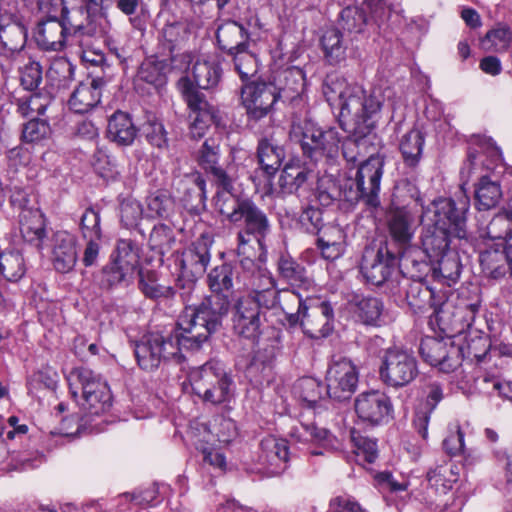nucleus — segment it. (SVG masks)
Masks as SVG:
<instances>
[{"mask_svg": "<svg viewBox=\"0 0 512 512\" xmlns=\"http://www.w3.org/2000/svg\"><path fill=\"white\" fill-rule=\"evenodd\" d=\"M234 268L223 263L207 275L210 295L197 306H187L178 317L174 333L151 332L135 344L138 365L146 371L156 369L162 361L183 359L182 349L198 350L221 326L231 309Z\"/></svg>", "mask_w": 512, "mask_h": 512, "instance_id": "nucleus-1", "label": "nucleus"}, {"mask_svg": "<svg viewBox=\"0 0 512 512\" xmlns=\"http://www.w3.org/2000/svg\"><path fill=\"white\" fill-rule=\"evenodd\" d=\"M470 199L463 188L454 198H438L422 214L424 225L421 243L431 259H437L448 250L451 237H466V212Z\"/></svg>", "mask_w": 512, "mask_h": 512, "instance_id": "nucleus-2", "label": "nucleus"}, {"mask_svg": "<svg viewBox=\"0 0 512 512\" xmlns=\"http://www.w3.org/2000/svg\"><path fill=\"white\" fill-rule=\"evenodd\" d=\"M215 207L230 223L243 225V230L237 234V255L253 252L252 236L260 248H264V241L271 232V224L266 213L252 200L240 199L230 190L221 191L217 193Z\"/></svg>", "mask_w": 512, "mask_h": 512, "instance_id": "nucleus-3", "label": "nucleus"}, {"mask_svg": "<svg viewBox=\"0 0 512 512\" xmlns=\"http://www.w3.org/2000/svg\"><path fill=\"white\" fill-rule=\"evenodd\" d=\"M38 8L48 15L46 19L38 22L34 32L35 41L43 50L61 51L67 46L79 43L80 35L96 32L90 22L84 25L71 18L70 26L67 27L64 21L58 19L57 13L64 10L61 0H38Z\"/></svg>", "mask_w": 512, "mask_h": 512, "instance_id": "nucleus-4", "label": "nucleus"}, {"mask_svg": "<svg viewBox=\"0 0 512 512\" xmlns=\"http://www.w3.org/2000/svg\"><path fill=\"white\" fill-rule=\"evenodd\" d=\"M322 90L327 102L339 108V122L368 112L381 111L382 98L379 95L368 93L359 85L348 84L338 75H328Z\"/></svg>", "mask_w": 512, "mask_h": 512, "instance_id": "nucleus-5", "label": "nucleus"}, {"mask_svg": "<svg viewBox=\"0 0 512 512\" xmlns=\"http://www.w3.org/2000/svg\"><path fill=\"white\" fill-rule=\"evenodd\" d=\"M70 393L88 415L98 416L108 411L112 396L107 382L86 367L74 368L67 376Z\"/></svg>", "mask_w": 512, "mask_h": 512, "instance_id": "nucleus-6", "label": "nucleus"}, {"mask_svg": "<svg viewBox=\"0 0 512 512\" xmlns=\"http://www.w3.org/2000/svg\"><path fill=\"white\" fill-rule=\"evenodd\" d=\"M189 381L193 392L205 403L221 405L234 397V381L219 360L213 359L193 368Z\"/></svg>", "mask_w": 512, "mask_h": 512, "instance_id": "nucleus-7", "label": "nucleus"}, {"mask_svg": "<svg viewBox=\"0 0 512 512\" xmlns=\"http://www.w3.org/2000/svg\"><path fill=\"white\" fill-rule=\"evenodd\" d=\"M384 158L372 155L363 161L354 177H347L349 189L345 190V200L363 201L367 206L376 208L380 205V182L383 175Z\"/></svg>", "mask_w": 512, "mask_h": 512, "instance_id": "nucleus-8", "label": "nucleus"}, {"mask_svg": "<svg viewBox=\"0 0 512 512\" xmlns=\"http://www.w3.org/2000/svg\"><path fill=\"white\" fill-rule=\"evenodd\" d=\"M380 111L341 120L342 129L348 136L342 141V155L347 162H355L367 153L370 144L368 136L375 129Z\"/></svg>", "mask_w": 512, "mask_h": 512, "instance_id": "nucleus-9", "label": "nucleus"}, {"mask_svg": "<svg viewBox=\"0 0 512 512\" xmlns=\"http://www.w3.org/2000/svg\"><path fill=\"white\" fill-rule=\"evenodd\" d=\"M379 375L382 382L387 386L393 388L404 387L418 375L417 361L406 350L389 348L382 357Z\"/></svg>", "mask_w": 512, "mask_h": 512, "instance_id": "nucleus-10", "label": "nucleus"}, {"mask_svg": "<svg viewBox=\"0 0 512 512\" xmlns=\"http://www.w3.org/2000/svg\"><path fill=\"white\" fill-rule=\"evenodd\" d=\"M326 392L330 398L349 399L358 383V371L347 358L333 359L326 373Z\"/></svg>", "mask_w": 512, "mask_h": 512, "instance_id": "nucleus-11", "label": "nucleus"}, {"mask_svg": "<svg viewBox=\"0 0 512 512\" xmlns=\"http://www.w3.org/2000/svg\"><path fill=\"white\" fill-rule=\"evenodd\" d=\"M189 27L186 22L175 21L167 23L161 30L159 46L161 55L169 59L172 69H186L190 63V55L180 53L183 44L189 37Z\"/></svg>", "mask_w": 512, "mask_h": 512, "instance_id": "nucleus-12", "label": "nucleus"}, {"mask_svg": "<svg viewBox=\"0 0 512 512\" xmlns=\"http://www.w3.org/2000/svg\"><path fill=\"white\" fill-rule=\"evenodd\" d=\"M241 100L249 117H265L278 100L277 87L272 83L251 82L241 88Z\"/></svg>", "mask_w": 512, "mask_h": 512, "instance_id": "nucleus-13", "label": "nucleus"}, {"mask_svg": "<svg viewBox=\"0 0 512 512\" xmlns=\"http://www.w3.org/2000/svg\"><path fill=\"white\" fill-rule=\"evenodd\" d=\"M234 332L243 338L255 341L261 334L263 315L255 300L251 297H239L232 314Z\"/></svg>", "mask_w": 512, "mask_h": 512, "instance_id": "nucleus-14", "label": "nucleus"}, {"mask_svg": "<svg viewBox=\"0 0 512 512\" xmlns=\"http://www.w3.org/2000/svg\"><path fill=\"white\" fill-rule=\"evenodd\" d=\"M334 311L330 303L311 299L301 314L299 325L310 338L328 336L333 330Z\"/></svg>", "mask_w": 512, "mask_h": 512, "instance_id": "nucleus-15", "label": "nucleus"}, {"mask_svg": "<svg viewBox=\"0 0 512 512\" xmlns=\"http://www.w3.org/2000/svg\"><path fill=\"white\" fill-rule=\"evenodd\" d=\"M354 407L357 416L371 425L386 423L393 412L390 398L379 390L359 394L355 399Z\"/></svg>", "mask_w": 512, "mask_h": 512, "instance_id": "nucleus-16", "label": "nucleus"}, {"mask_svg": "<svg viewBox=\"0 0 512 512\" xmlns=\"http://www.w3.org/2000/svg\"><path fill=\"white\" fill-rule=\"evenodd\" d=\"M419 351L425 362L443 372L453 371L460 365V348L452 342L427 337L421 340Z\"/></svg>", "mask_w": 512, "mask_h": 512, "instance_id": "nucleus-17", "label": "nucleus"}, {"mask_svg": "<svg viewBox=\"0 0 512 512\" xmlns=\"http://www.w3.org/2000/svg\"><path fill=\"white\" fill-rule=\"evenodd\" d=\"M135 264L136 254L133 252L131 244L127 241H120L115 254L112 255L111 262L102 269V286L112 288L119 285L132 273Z\"/></svg>", "mask_w": 512, "mask_h": 512, "instance_id": "nucleus-18", "label": "nucleus"}, {"mask_svg": "<svg viewBox=\"0 0 512 512\" xmlns=\"http://www.w3.org/2000/svg\"><path fill=\"white\" fill-rule=\"evenodd\" d=\"M395 262L394 254L387 247H380L376 252L366 250L361 263V272L368 283L380 286L392 275Z\"/></svg>", "mask_w": 512, "mask_h": 512, "instance_id": "nucleus-19", "label": "nucleus"}, {"mask_svg": "<svg viewBox=\"0 0 512 512\" xmlns=\"http://www.w3.org/2000/svg\"><path fill=\"white\" fill-rule=\"evenodd\" d=\"M210 258L208 241L201 238L193 242L177 257L176 265L183 277L197 278L205 273Z\"/></svg>", "mask_w": 512, "mask_h": 512, "instance_id": "nucleus-20", "label": "nucleus"}, {"mask_svg": "<svg viewBox=\"0 0 512 512\" xmlns=\"http://www.w3.org/2000/svg\"><path fill=\"white\" fill-rule=\"evenodd\" d=\"M51 261L59 273L71 272L78 261L77 238L67 231H57L52 237Z\"/></svg>", "mask_w": 512, "mask_h": 512, "instance_id": "nucleus-21", "label": "nucleus"}, {"mask_svg": "<svg viewBox=\"0 0 512 512\" xmlns=\"http://www.w3.org/2000/svg\"><path fill=\"white\" fill-rule=\"evenodd\" d=\"M290 437L299 443H312L321 447V449H311L310 454L314 456L323 455L324 452H333L341 448V443L336 436L325 428H319L314 425L301 424L294 427L290 432Z\"/></svg>", "mask_w": 512, "mask_h": 512, "instance_id": "nucleus-22", "label": "nucleus"}, {"mask_svg": "<svg viewBox=\"0 0 512 512\" xmlns=\"http://www.w3.org/2000/svg\"><path fill=\"white\" fill-rule=\"evenodd\" d=\"M405 299L414 312H423L432 308L435 313H439L445 303L446 295L443 291H436L422 281H412L407 285Z\"/></svg>", "mask_w": 512, "mask_h": 512, "instance_id": "nucleus-23", "label": "nucleus"}, {"mask_svg": "<svg viewBox=\"0 0 512 512\" xmlns=\"http://www.w3.org/2000/svg\"><path fill=\"white\" fill-rule=\"evenodd\" d=\"M387 227L393 241L401 247H406L415 234L414 215L406 207L391 209L387 215Z\"/></svg>", "mask_w": 512, "mask_h": 512, "instance_id": "nucleus-24", "label": "nucleus"}, {"mask_svg": "<svg viewBox=\"0 0 512 512\" xmlns=\"http://www.w3.org/2000/svg\"><path fill=\"white\" fill-rule=\"evenodd\" d=\"M103 83L100 78L81 82L70 96V109L79 114L91 111L100 103Z\"/></svg>", "mask_w": 512, "mask_h": 512, "instance_id": "nucleus-25", "label": "nucleus"}, {"mask_svg": "<svg viewBox=\"0 0 512 512\" xmlns=\"http://www.w3.org/2000/svg\"><path fill=\"white\" fill-rule=\"evenodd\" d=\"M322 128L312 121L293 123L289 132L291 142L299 144L303 154L312 161L317 157Z\"/></svg>", "mask_w": 512, "mask_h": 512, "instance_id": "nucleus-26", "label": "nucleus"}, {"mask_svg": "<svg viewBox=\"0 0 512 512\" xmlns=\"http://www.w3.org/2000/svg\"><path fill=\"white\" fill-rule=\"evenodd\" d=\"M20 231L24 240L38 250L44 248L47 237L45 218L39 209L24 210L19 214Z\"/></svg>", "mask_w": 512, "mask_h": 512, "instance_id": "nucleus-27", "label": "nucleus"}, {"mask_svg": "<svg viewBox=\"0 0 512 512\" xmlns=\"http://www.w3.org/2000/svg\"><path fill=\"white\" fill-rule=\"evenodd\" d=\"M218 151L219 145L216 140L207 139L199 150L198 163L206 172L214 176L223 191H228L232 187V182L225 170L218 165Z\"/></svg>", "mask_w": 512, "mask_h": 512, "instance_id": "nucleus-28", "label": "nucleus"}, {"mask_svg": "<svg viewBox=\"0 0 512 512\" xmlns=\"http://www.w3.org/2000/svg\"><path fill=\"white\" fill-rule=\"evenodd\" d=\"M277 272L279 277L293 288L308 291L313 286L306 268L288 254H282L279 257Z\"/></svg>", "mask_w": 512, "mask_h": 512, "instance_id": "nucleus-29", "label": "nucleus"}, {"mask_svg": "<svg viewBox=\"0 0 512 512\" xmlns=\"http://www.w3.org/2000/svg\"><path fill=\"white\" fill-rule=\"evenodd\" d=\"M26 43L25 27L11 18L0 20V53L9 57L19 52Z\"/></svg>", "mask_w": 512, "mask_h": 512, "instance_id": "nucleus-30", "label": "nucleus"}, {"mask_svg": "<svg viewBox=\"0 0 512 512\" xmlns=\"http://www.w3.org/2000/svg\"><path fill=\"white\" fill-rule=\"evenodd\" d=\"M426 389V402L416 409L413 419L415 429L424 440L428 438L430 415L444 396L443 388L438 382L429 383Z\"/></svg>", "mask_w": 512, "mask_h": 512, "instance_id": "nucleus-31", "label": "nucleus"}, {"mask_svg": "<svg viewBox=\"0 0 512 512\" xmlns=\"http://www.w3.org/2000/svg\"><path fill=\"white\" fill-rule=\"evenodd\" d=\"M284 156V149L279 145L274 134L259 140L257 148L258 162L267 175L271 176L278 171Z\"/></svg>", "mask_w": 512, "mask_h": 512, "instance_id": "nucleus-32", "label": "nucleus"}, {"mask_svg": "<svg viewBox=\"0 0 512 512\" xmlns=\"http://www.w3.org/2000/svg\"><path fill=\"white\" fill-rule=\"evenodd\" d=\"M480 263L483 271L492 278L504 276L507 267L512 273V256L503 243H499L497 248L483 251L480 254Z\"/></svg>", "mask_w": 512, "mask_h": 512, "instance_id": "nucleus-33", "label": "nucleus"}, {"mask_svg": "<svg viewBox=\"0 0 512 512\" xmlns=\"http://www.w3.org/2000/svg\"><path fill=\"white\" fill-rule=\"evenodd\" d=\"M242 257L240 265L247 275L246 287L250 291L248 294H254L265 288L276 286V281L272 274L265 268L258 267L251 256L253 252L247 255H238Z\"/></svg>", "mask_w": 512, "mask_h": 512, "instance_id": "nucleus-34", "label": "nucleus"}, {"mask_svg": "<svg viewBox=\"0 0 512 512\" xmlns=\"http://www.w3.org/2000/svg\"><path fill=\"white\" fill-rule=\"evenodd\" d=\"M216 38L220 48L232 54L246 48L248 34L242 25L229 21L218 27Z\"/></svg>", "mask_w": 512, "mask_h": 512, "instance_id": "nucleus-35", "label": "nucleus"}, {"mask_svg": "<svg viewBox=\"0 0 512 512\" xmlns=\"http://www.w3.org/2000/svg\"><path fill=\"white\" fill-rule=\"evenodd\" d=\"M107 133L118 145L129 146L136 138L137 129L127 113L117 111L109 118Z\"/></svg>", "mask_w": 512, "mask_h": 512, "instance_id": "nucleus-36", "label": "nucleus"}, {"mask_svg": "<svg viewBox=\"0 0 512 512\" xmlns=\"http://www.w3.org/2000/svg\"><path fill=\"white\" fill-rule=\"evenodd\" d=\"M177 87L190 111L189 118L202 116L205 112H216L215 108L206 100L205 95L194 86L188 77H181L177 82Z\"/></svg>", "mask_w": 512, "mask_h": 512, "instance_id": "nucleus-37", "label": "nucleus"}, {"mask_svg": "<svg viewBox=\"0 0 512 512\" xmlns=\"http://www.w3.org/2000/svg\"><path fill=\"white\" fill-rule=\"evenodd\" d=\"M311 299H303L302 296L293 289L279 290L277 307L285 314V318L291 327L298 325L301 314Z\"/></svg>", "mask_w": 512, "mask_h": 512, "instance_id": "nucleus-38", "label": "nucleus"}, {"mask_svg": "<svg viewBox=\"0 0 512 512\" xmlns=\"http://www.w3.org/2000/svg\"><path fill=\"white\" fill-rule=\"evenodd\" d=\"M279 82L278 99L292 101L304 91L305 75L298 67L288 68L280 74Z\"/></svg>", "mask_w": 512, "mask_h": 512, "instance_id": "nucleus-39", "label": "nucleus"}, {"mask_svg": "<svg viewBox=\"0 0 512 512\" xmlns=\"http://www.w3.org/2000/svg\"><path fill=\"white\" fill-rule=\"evenodd\" d=\"M261 458L270 466H273V473H279L285 468L288 460V447L285 440L267 437L261 442Z\"/></svg>", "mask_w": 512, "mask_h": 512, "instance_id": "nucleus-40", "label": "nucleus"}, {"mask_svg": "<svg viewBox=\"0 0 512 512\" xmlns=\"http://www.w3.org/2000/svg\"><path fill=\"white\" fill-rule=\"evenodd\" d=\"M427 480L436 494L445 495L458 480L457 466L452 462H444L428 472Z\"/></svg>", "mask_w": 512, "mask_h": 512, "instance_id": "nucleus-41", "label": "nucleus"}, {"mask_svg": "<svg viewBox=\"0 0 512 512\" xmlns=\"http://www.w3.org/2000/svg\"><path fill=\"white\" fill-rule=\"evenodd\" d=\"M502 198L500 184L487 175H481L475 188V200L479 210L496 207Z\"/></svg>", "mask_w": 512, "mask_h": 512, "instance_id": "nucleus-42", "label": "nucleus"}, {"mask_svg": "<svg viewBox=\"0 0 512 512\" xmlns=\"http://www.w3.org/2000/svg\"><path fill=\"white\" fill-rule=\"evenodd\" d=\"M353 313L361 323L378 326L383 313V303L375 297H364L355 303Z\"/></svg>", "mask_w": 512, "mask_h": 512, "instance_id": "nucleus-43", "label": "nucleus"}, {"mask_svg": "<svg viewBox=\"0 0 512 512\" xmlns=\"http://www.w3.org/2000/svg\"><path fill=\"white\" fill-rule=\"evenodd\" d=\"M321 46L324 56L330 64H338L345 59L346 46L338 29L329 28L325 30L321 38Z\"/></svg>", "mask_w": 512, "mask_h": 512, "instance_id": "nucleus-44", "label": "nucleus"}, {"mask_svg": "<svg viewBox=\"0 0 512 512\" xmlns=\"http://www.w3.org/2000/svg\"><path fill=\"white\" fill-rule=\"evenodd\" d=\"M423 145L424 135L420 130L412 129L403 135L399 148L407 165L415 166L419 162Z\"/></svg>", "mask_w": 512, "mask_h": 512, "instance_id": "nucleus-45", "label": "nucleus"}, {"mask_svg": "<svg viewBox=\"0 0 512 512\" xmlns=\"http://www.w3.org/2000/svg\"><path fill=\"white\" fill-rule=\"evenodd\" d=\"M349 189L347 178L343 184H338L332 176H323L318 180L316 197L323 206H329L335 200L345 199V190Z\"/></svg>", "mask_w": 512, "mask_h": 512, "instance_id": "nucleus-46", "label": "nucleus"}, {"mask_svg": "<svg viewBox=\"0 0 512 512\" xmlns=\"http://www.w3.org/2000/svg\"><path fill=\"white\" fill-rule=\"evenodd\" d=\"M25 272V260L19 251H6L0 254V273L7 281L17 282Z\"/></svg>", "mask_w": 512, "mask_h": 512, "instance_id": "nucleus-47", "label": "nucleus"}, {"mask_svg": "<svg viewBox=\"0 0 512 512\" xmlns=\"http://www.w3.org/2000/svg\"><path fill=\"white\" fill-rule=\"evenodd\" d=\"M139 287L146 297L153 300L169 299L175 294L171 286L160 284L156 273L150 270L140 272Z\"/></svg>", "mask_w": 512, "mask_h": 512, "instance_id": "nucleus-48", "label": "nucleus"}, {"mask_svg": "<svg viewBox=\"0 0 512 512\" xmlns=\"http://www.w3.org/2000/svg\"><path fill=\"white\" fill-rule=\"evenodd\" d=\"M149 58L145 60L138 71V78L154 86H162L165 83V68L170 66L169 59Z\"/></svg>", "mask_w": 512, "mask_h": 512, "instance_id": "nucleus-49", "label": "nucleus"}, {"mask_svg": "<svg viewBox=\"0 0 512 512\" xmlns=\"http://www.w3.org/2000/svg\"><path fill=\"white\" fill-rule=\"evenodd\" d=\"M193 77L198 88H213L220 80L221 69L215 62L197 61L193 66Z\"/></svg>", "mask_w": 512, "mask_h": 512, "instance_id": "nucleus-50", "label": "nucleus"}, {"mask_svg": "<svg viewBox=\"0 0 512 512\" xmlns=\"http://www.w3.org/2000/svg\"><path fill=\"white\" fill-rule=\"evenodd\" d=\"M438 259V266L434 268L433 275L443 284L451 286L460 277L461 264L457 255L443 254Z\"/></svg>", "mask_w": 512, "mask_h": 512, "instance_id": "nucleus-51", "label": "nucleus"}, {"mask_svg": "<svg viewBox=\"0 0 512 512\" xmlns=\"http://www.w3.org/2000/svg\"><path fill=\"white\" fill-rule=\"evenodd\" d=\"M309 172L305 167L287 164L279 177V186L283 193L296 192L308 179Z\"/></svg>", "mask_w": 512, "mask_h": 512, "instance_id": "nucleus-52", "label": "nucleus"}, {"mask_svg": "<svg viewBox=\"0 0 512 512\" xmlns=\"http://www.w3.org/2000/svg\"><path fill=\"white\" fill-rule=\"evenodd\" d=\"M57 372L49 365H43L27 378V389L31 395L43 390H52L57 383Z\"/></svg>", "mask_w": 512, "mask_h": 512, "instance_id": "nucleus-53", "label": "nucleus"}, {"mask_svg": "<svg viewBox=\"0 0 512 512\" xmlns=\"http://www.w3.org/2000/svg\"><path fill=\"white\" fill-rule=\"evenodd\" d=\"M295 395L308 407H314L323 398L321 383L311 377L299 379L294 386Z\"/></svg>", "mask_w": 512, "mask_h": 512, "instance_id": "nucleus-54", "label": "nucleus"}, {"mask_svg": "<svg viewBox=\"0 0 512 512\" xmlns=\"http://www.w3.org/2000/svg\"><path fill=\"white\" fill-rule=\"evenodd\" d=\"M342 141V136L335 127H328L322 129L319 148H317V157L315 162L322 158L334 160L339 155V144Z\"/></svg>", "mask_w": 512, "mask_h": 512, "instance_id": "nucleus-55", "label": "nucleus"}, {"mask_svg": "<svg viewBox=\"0 0 512 512\" xmlns=\"http://www.w3.org/2000/svg\"><path fill=\"white\" fill-rule=\"evenodd\" d=\"M486 235L505 245V241L512 236V213L502 212L495 215L486 227Z\"/></svg>", "mask_w": 512, "mask_h": 512, "instance_id": "nucleus-56", "label": "nucleus"}, {"mask_svg": "<svg viewBox=\"0 0 512 512\" xmlns=\"http://www.w3.org/2000/svg\"><path fill=\"white\" fill-rule=\"evenodd\" d=\"M174 200L166 193L157 192L147 198V216L168 219L174 212Z\"/></svg>", "mask_w": 512, "mask_h": 512, "instance_id": "nucleus-57", "label": "nucleus"}, {"mask_svg": "<svg viewBox=\"0 0 512 512\" xmlns=\"http://www.w3.org/2000/svg\"><path fill=\"white\" fill-rule=\"evenodd\" d=\"M175 244V237L172 229L165 225L159 224L153 228L149 237V245L152 250L164 256L172 250Z\"/></svg>", "mask_w": 512, "mask_h": 512, "instance_id": "nucleus-58", "label": "nucleus"}, {"mask_svg": "<svg viewBox=\"0 0 512 512\" xmlns=\"http://www.w3.org/2000/svg\"><path fill=\"white\" fill-rule=\"evenodd\" d=\"M51 103V96L48 93H32L21 99L18 104V111L25 117L44 114Z\"/></svg>", "mask_w": 512, "mask_h": 512, "instance_id": "nucleus-59", "label": "nucleus"}, {"mask_svg": "<svg viewBox=\"0 0 512 512\" xmlns=\"http://www.w3.org/2000/svg\"><path fill=\"white\" fill-rule=\"evenodd\" d=\"M233 55L234 68L242 81L248 80L254 76L258 70V62L254 54L248 52L246 48L238 50Z\"/></svg>", "mask_w": 512, "mask_h": 512, "instance_id": "nucleus-60", "label": "nucleus"}, {"mask_svg": "<svg viewBox=\"0 0 512 512\" xmlns=\"http://www.w3.org/2000/svg\"><path fill=\"white\" fill-rule=\"evenodd\" d=\"M351 441L358 456H362L368 463H373L376 460L378 449L375 440L365 437L353 429L351 430Z\"/></svg>", "mask_w": 512, "mask_h": 512, "instance_id": "nucleus-61", "label": "nucleus"}, {"mask_svg": "<svg viewBox=\"0 0 512 512\" xmlns=\"http://www.w3.org/2000/svg\"><path fill=\"white\" fill-rule=\"evenodd\" d=\"M120 221L126 228H134L142 219L143 208L139 201L128 198L120 204Z\"/></svg>", "mask_w": 512, "mask_h": 512, "instance_id": "nucleus-62", "label": "nucleus"}, {"mask_svg": "<svg viewBox=\"0 0 512 512\" xmlns=\"http://www.w3.org/2000/svg\"><path fill=\"white\" fill-rule=\"evenodd\" d=\"M366 22L365 12L358 7H346L341 12V27L348 32H362Z\"/></svg>", "mask_w": 512, "mask_h": 512, "instance_id": "nucleus-63", "label": "nucleus"}, {"mask_svg": "<svg viewBox=\"0 0 512 512\" xmlns=\"http://www.w3.org/2000/svg\"><path fill=\"white\" fill-rule=\"evenodd\" d=\"M50 134L51 128L45 120L33 118L24 125L22 139L28 143H36L47 139Z\"/></svg>", "mask_w": 512, "mask_h": 512, "instance_id": "nucleus-64", "label": "nucleus"}]
</instances>
